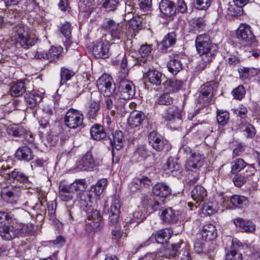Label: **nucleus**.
<instances>
[{
  "label": "nucleus",
  "mask_w": 260,
  "mask_h": 260,
  "mask_svg": "<svg viewBox=\"0 0 260 260\" xmlns=\"http://www.w3.org/2000/svg\"><path fill=\"white\" fill-rule=\"evenodd\" d=\"M189 25L191 30H202L205 25V22L201 17H193L189 20Z\"/></svg>",
  "instance_id": "nucleus-51"
},
{
  "label": "nucleus",
  "mask_w": 260,
  "mask_h": 260,
  "mask_svg": "<svg viewBox=\"0 0 260 260\" xmlns=\"http://www.w3.org/2000/svg\"><path fill=\"white\" fill-rule=\"evenodd\" d=\"M100 110V104L99 102L92 101L89 105L87 116L89 119H95Z\"/></svg>",
  "instance_id": "nucleus-46"
},
{
  "label": "nucleus",
  "mask_w": 260,
  "mask_h": 260,
  "mask_svg": "<svg viewBox=\"0 0 260 260\" xmlns=\"http://www.w3.org/2000/svg\"><path fill=\"white\" fill-rule=\"evenodd\" d=\"M60 99V98L58 95L57 96L56 98V99L54 101V107H52L50 106H45L43 110L44 112V113L46 114L45 116H47L48 117H50L51 116H53V115L55 114V109L60 108L61 109L62 107H59V100Z\"/></svg>",
  "instance_id": "nucleus-54"
},
{
  "label": "nucleus",
  "mask_w": 260,
  "mask_h": 260,
  "mask_svg": "<svg viewBox=\"0 0 260 260\" xmlns=\"http://www.w3.org/2000/svg\"><path fill=\"white\" fill-rule=\"evenodd\" d=\"M44 92L41 90H33L27 92L24 95L26 106L30 109L35 108L42 101L44 98Z\"/></svg>",
  "instance_id": "nucleus-14"
},
{
  "label": "nucleus",
  "mask_w": 260,
  "mask_h": 260,
  "mask_svg": "<svg viewBox=\"0 0 260 260\" xmlns=\"http://www.w3.org/2000/svg\"><path fill=\"white\" fill-rule=\"evenodd\" d=\"M15 157L18 160L28 162L34 158V155L30 148L27 146H22L16 150Z\"/></svg>",
  "instance_id": "nucleus-30"
},
{
  "label": "nucleus",
  "mask_w": 260,
  "mask_h": 260,
  "mask_svg": "<svg viewBox=\"0 0 260 260\" xmlns=\"http://www.w3.org/2000/svg\"><path fill=\"white\" fill-rule=\"evenodd\" d=\"M238 71L240 79L244 81L250 80L252 77L256 76L258 73V70L256 68L246 67H242L239 69Z\"/></svg>",
  "instance_id": "nucleus-38"
},
{
  "label": "nucleus",
  "mask_w": 260,
  "mask_h": 260,
  "mask_svg": "<svg viewBox=\"0 0 260 260\" xmlns=\"http://www.w3.org/2000/svg\"><path fill=\"white\" fill-rule=\"evenodd\" d=\"M148 142L151 147L157 151H161L167 144V141L156 131H153L148 136Z\"/></svg>",
  "instance_id": "nucleus-16"
},
{
  "label": "nucleus",
  "mask_w": 260,
  "mask_h": 260,
  "mask_svg": "<svg viewBox=\"0 0 260 260\" xmlns=\"http://www.w3.org/2000/svg\"><path fill=\"white\" fill-rule=\"evenodd\" d=\"M210 125L206 122L195 123L192 124L189 128V131H192L193 129L200 131L204 135H207L210 132H211Z\"/></svg>",
  "instance_id": "nucleus-52"
},
{
  "label": "nucleus",
  "mask_w": 260,
  "mask_h": 260,
  "mask_svg": "<svg viewBox=\"0 0 260 260\" xmlns=\"http://www.w3.org/2000/svg\"><path fill=\"white\" fill-rule=\"evenodd\" d=\"M183 84V83L181 80L175 78L168 79L166 77L162 86L168 92H176L181 89Z\"/></svg>",
  "instance_id": "nucleus-28"
},
{
  "label": "nucleus",
  "mask_w": 260,
  "mask_h": 260,
  "mask_svg": "<svg viewBox=\"0 0 260 260\" xmlns=\"http://www.w3.org/2000/svg\"><path fill=\"white\" fill-rule=\"evenodd\" d=\"M146 79L152 85L158 86L164 83L166 76L155 69H149L145 74Z\"/></svg>",
  "instance_id": "nucleus-19"
},
{
  "label": "nucleus",
  "mask_w": 260,
  "mask_h": 260,
  "mask_svg": "<svg viewBox=\"0 0 260 260\" xmlns=\"http://www.w3.org/2000/svg\"><path fill=\"white\" fill-rule=\"evenodd\" d=\"M231 173L233 174L238 173L242 171L246 166L247 168L246 173H250L251 175H254L256 172V169L253 164H248L243 159L240 158H235L231 162Z\"/></svg>",
  "instance_id": "nucleus-13"
},
{
  "label": "nucleus",
  "mask_w": 260,
  "mask_h": 260,
  "mask_svg": "<svg viewBox=\"0 0 260 260\" xmlns=\"http://www.w3.org/2000/svg\"><path fill=\"white\" fill-rule=\"evenodd\" d=\"M75 75V73L73 70L66 67L61 68L60 71V85H62L66 84V82L70 80Z\"/></svg>",
  "instance_id": "nucleus-49"
},
{
  "label": "nucleus",
  "mask_w": 260,
  "mask_h": 260,
  "mask_svg": "<svg viewBox=\"0 0 260 260\" xmlns=\"http://www.w3.org/2000/svg\"><path fill=\"white\" fill-rule=\"evenodd\" d=\"M152 185L150 178L145 176L135 178L128 184V189L131 192L148 188Z\"/></svg>",
  "instance_id": "nucleus-11"
},
{
  "label": "nucleus",
  "mask_w": 260,
  "mask_h": 260,
  "mask_svg": "<svg viewBox=\"0 0 260 260\" xmlns=\"http://www.w3.org/2000/svg\"><path fill=\"white\" fill-rule=\"evenodd\" d=\"M233 221L236 226L239 228L242 232L253 233L255 231V224L250 220L238 217L234 219Z\"/></svg>",
  "instance_id": "nucleus-22"
},
{
  "label": "nucleus",
  "mask_w": 260,
  "mask_h": 260,
  "mask_svg": "<svg viewBox=\"0 0 260 260\" xmlns=\"http://www.w3.org/2000/svg\"><path fill=\"white\" fill-rule=\"evenodd\" d=\"M159 10L165 16H174L177 14L175 4L168 0H162L159 4Z\"/></svg>",
  "instance_id": "nucleus-27"
},
{
  "label": "nucleus",
  "mask_w": 260,
  "mask_h": 260,
  "mask_svg": "<svg viewBox=\"0 0 260 260\" xmlns=\"http://www.w3.org/2000/svg\"><path fill=\"white\" fill-rule=\"evenodd\" d=\"M200 236L205 241H208L214 239L217 236L215 226L212 224H207L204 225Z\"/></svg>",
  "instance_id": "nucleus-31"
},
{
  "label": "nucleus",
  "mask_w": 260,
  "mask_h": 260,
  "mask_svg": "<svg viewBox=\"0 0 260 260\" xmlns=\"http://www.w3.org/2000/svg\"><path fill=\"white\" fill-rule=\"evenodd\" d=\"M165 255L168 258H175L178 256L180 260H191L189 247L182 240L172 244L171 247L166 251Z\"/></svg>",
  "instance_id": "nucleus-6"
},
{
  "label": "nucleus",
  "mask_w": 260,
  "mask_h": 260,
  "mask_svg": "<svg viewBox=\"0 0 260 260\" xmlns=\"http://www.w3.org/2000/svg\"><path fill=\"white\" fill-rule=\"evenodd\" d=\"M195 46L197 52L201 57L202 61L198 64V69L204 70L215 58L218 47L212 43L210 36L207 34L198 35L195 40Z\"/></svg>",
  "instance_id": "nucleus-1"
},
{
  "label": "nucleus",
  "mask_w": 260,
  "mask_h": 260,
  "mask_svg": "<svg viewBox=\"0 0 260 260\" xmlns=\"http://www.w3.org/2000/svg\"><path fill=\"white\" fill-rule=\"evenodd\" d=\"M62 48L60 47H52L47 51L48 60L50 61H55L61 56Z\"/></svg>",
  "instance_id": "nucleus-53"
},
{
  "label": "nucleus",
  "mask_w": 260,
  "mask_h": 260,
  "mask_svg": "<svg viewBox=\"0 0 260 260\" xmlns=\"http://www.w3.org/2000/svg\"><path fill=\"white\" fill-rule=\"evenodd\" d=\"M242 254L233 250H230L225 255V260H242Z\"/></svg>",
  "instance_id": "nucleus-63"
},
{
  "label": "nucleus",
  "mask_w": 260,
  "mask_h": 260,
  "mask_svg": "<svg viewBox=\"0 0 260 260\" xmlns=\"http://www.w3.org/2000/svg\"><path fill=\"white\" fill-rule=\"evenodd\" d=\"M135 86L132 81L129 80L119 81L117 91L118 98L125 100H130L135 96Z\"/></svg>",
  "instance_id": "nucleus-7"
},
{
  "label": "nucleus",
  "mask_w": 260,
  "mask_h": 260,
  "mask_svg": "<svg viewBox=\"0 0 260 260\" xmlns=\"http://www.w3.org/2000/svg\"><path fill=\"white\" fill-rule=\"evenodd\" d=\"M11 216L8 213L0 212V236L7 240H11L21 234L22 225L17 223L11 222Z\"/></svg>",
  "instance_id": "nucleus-3"
},
{
  "label": "nucleus",
  "mask_w": 260,
  "mask_h": 260,
  "mask_svg": "<svg viewBox=\"0 0 260 260\" xmlns=\"http://www.w3.org/2000/svg\"><path fill=\"white\" fill-rule=\"evenodd\" d=\"M105 28L109 31L113 40H120L123 38L122 28L119 23H116L113 20H110L105 25Z\"/></svg>",
  "instance_id": "nucleus-25"
},
{
  "label": "nucleus",
  "mask_w": 260,
  "mask_h": 260,
  "mask_svg": "<svg viewBox=\"0 0 260 260\" xmlns=\"http://www.w3.org/2000/svg\"><path fill=\"white\" fill-rule=\"evenodd\" d=\"M176 43V35L174 32H170L165 36L161 42L162 46L167 48L173 46Z\"/></svg>",
  "instance_id": "nucleus-57"
},
{
  "label": "nucleus",
  "mask_w": 260,
  "mask_h": 260,
  "mask_svg": "<svg viewBox=\"0 0 260 260\" xmlns=\"http://www.w3.org/2000/svg\"><path fill=\"white\" fill-rule=\"evenodd\" d=\"M107 180L106 178H103L99 180L92 187L93 192L97 196H100L103 193L105 187L107 185Z\"/></svg>",
  "instance_id": "nucleus-56"
},
{
  "label": "nucleus",
  "mask_w": 260,
  "mask_h": 260,
  "mask_svg": "<svg viewBox=\"0 0 260 260\" xmlns=\"http://www.w3.org/2000/svg\"><path fill=\"white\" fill-rule=\"evenodd\" d=\"M127 122L132 128H134L142 125L144 123H146L147 119L142 112H134L129 115Z\"/></svg>",
  "instance_id": "nucleus-24"
},
{
  "label": "nucleus",
  "mask_w": 260,
  "mask_h": 260,
  "mask_svg": "<svg viewBox=\"0 0 260 260\" xmlns=\"http://www.w3.org/2000/svg\"><path fill=\"white\" fill-rule=\"evenodd\" d=\"M160 218L164 222L167 223H175L178 220L175 211L171 208L164 209L162 211Z\"/></svg>",
  "instance_id": "nucleus-39"
},
{
  "label": "nucleus",
  "mask_w": 260,
  "mask_h": 260,
  "mask_svg": "<svg viewBox=\"0 0 260 260\" xmlns=\"http://www.w3.org/2000/svg\"><path fill=\"white\" fill-rule=\"evenodd\" d=\"M86 184L84 179H76L70 184L60 183L59 185L58 197L65 202L71 201L74 196L75 192L86 189Z\"/></svg>",
  "instance_id": "nucleus-5"
},
{
  "label": "nucleus",
  "mask_w": 260,
  "mask_h": 260,
  "mask_svg": "<svg viewBox=\"0 0 260 260\" xmlns=\"http://www.w3.org/2000/svg\"><path fill=\"white\" fill-rule=\"evenodd\" d=\"M8 174L12 179L20 183L29 182L28 177L20 169H15Z\"/></svg>",
  "instance_id": "nucleus-44"
},
{
  "label": "nucleus",
  "mask_w": 260,
  "mask_h": 260,
  "mask_svg": "<svg viewBox=\"0 0 260 260\" xmlns=\"http://www.w3.org/2000/svg\"><path fill=\"white\" fill-rule=\"evenodd\" d=\"M167 68L171 73L176 75L182 69V63L180 60L172 58L168 62Z\"/></svg>",
  "instance_id": "nucleus-47"
},
{
  "label": "nucleus",
  "mask_w": 260,
  "mask_h": 260,
  "mask_svg": "<svg viewBox=\"0 0 260 260\" xmlns=\"http://www.w3.org/2000/svg\"><path fill=\"white\" fill-rule=\"evenodd\" d=\"M151 51L152 45L146 44L141 46L139 51L141 56L139 62L141 66H144L152 59Z\"/></svg>",
  "instance_id": "nucleus-29"
},
{
  "label": "nucleus",
  "mask_w": 260,
  "mask_h": 260,
  "mask_svg": "<svg viewBox=\"0 0 260 260\" xmlns=\"http://www.w3.org/2000/svg\"><path fill=\"white\" fill-rule=\"evenodd\" d=\"M96 166V160L91 151L85 153L77 162V167L81 171H92Z\"/></svg>",
  "instance_id": "nucleus-12"
},
{
  "label": "nucleus",
  "mask_w": 260,
  "mask_h": 260,
  "mask_svg": "<svg viewBox=\"0 0 260 260\" xmlns=\"http://www.w3.org/2000/svg\"><path fill=\"white\" fill-rule=\"evenodd\" d=\"M83 211L86 213L88 221H92L97 223H104L102 217L99 212L96 209H94L92 206H89L87 210Z\"/></svg>",
  "instance_id": "nucleus-40"
},
{
  "label": "nucleus",
  "mask_w": 260,
  "mask_h": 260,
  "mask_svg": "<svg viewBox=\"0 0 260 260\" xmlns=\"http://www.w3.org/2000/svg\"><path fill=\"white\" fill-rule=\"evenodd\" d=\"M173 103V98L169 92H165L157 96L155 104L159 105L170 106Z\"/></svg>",
  "instance_id": "nucleus-48"
},
{
  "label": "nucleus",
  "mask_w": 260,
  "mask_h": 260,
  "mask_svg": "<svg viewBox=\"0 0 260 260\" xmlns=\"http://www.w3.org/2000/svg\"><path fill=\"white\" fill-rule=\"evenodd\" d=\"M133 217L131 220L127 222L128 223H132L137 222V223L143 221L146 218L145 213L141 210H138L135 211L133 213Z\"/></svg>",
  "instance_id": "nucleus-61"
},
{
  "label": "nucleus",
  "mask_w": 260,
  "mask_h": 260,
  "mask_svg": "<svg viewBox=\"0 0 260 260\" xmlns=\"http://www.w3.org/2000/svg\"><path fill=\"white\" fill-rule=\"evenodd\" d=\"M164 168L167 171V173L170 174L175 177L179 176L182 172V169L177 160L173 157L168 158Z\"/></svg>",
  "instance_id": "nucleus-26"
},
{
  "label": "nucleus",
  "mask_w": 260,
  "mask_h": 260,
  "mask_svg": "<svg viewBox=\"0 0 260 260\" xmlns=\"http://www.w3.org/2000/svg\"><path fill=\"white\" fill-rule=\"evenodd\" d=\"M60 32L64 36V37L68 39L71 36L72 28L71 24L69 22H66L62 24L60 29Z\"/></svg>",
  "instance_id": "nucleus-64"
},
{
  "label": "nucleus",
  "mask_w": 260,
  "mask_h": 260,
  "mask_svg": "<svg viewBox=\"0 0 260 260\" xmlns=\"http://www.w3.org/2000/svg\"><path fill=\"white\" fill-rule=\"evenodd\" d=\"M94 0H79V9L80 12H85L89 15L95 9Z\"/></svg>",
  "instance_id": "nucleus-43"
},
{
  "label": "nucleus",
  "mask_w": 260,
  "mask_h": 260,
  "mask_svg": "<svg viewBox=\"0 0 260 260\" xmlns=\"http://www.w3.org/2000/svg\"><path fill=\"white\" fill-rule=\"evenodd\" d=\"M152 192L156 197L164 198L171 194V189L165 183H158L153 186Z\"/></svg>",
  "instance_id": "nucleus-32"
},
{
  "label": "nucleus",
  "mask_w": 260,
  "mask_h": 260,
  "mask_svg": "<svg viewBox=\"0 0 260 260\" xmlns=\"http://www.w3.org/2000/svg\"><path fill=\"white\" fill-rule=\"evenodd\" d=\"M20 193L19 187L12 186L10 188L4 190L1 196L6 202L15 204L17 203Z\"/></svg>",
  "instance_id": "nucleus-18"
},
{
  "label": "nucleus",
  "mask_w": 260,
  "mask_h": 260,
  "mask_svg": "<svg viewBox=\"0 0 260 260\" xmlns=\"http://www.w3.org/2000/svg\"><path fill=\"white\" fill-rule=\"evenodd\" d=\"M236 38L240 41L249 43L254 38L249 25L242 23L237 30Z\"/></svg>",
  "instance_id": "nucleus-17"
},
{
  "label": "nucleus",
  "mask_w": 260,
  "mask_h": 260,
  "mask_svg": "<svg viewBox=\"0 0 260 260\" xmlns=\"http://www.w3.org/2000/svg\"><path fill=\"white\" fill-rule=\"evenodd\" d=\"M110 144L113 148L120 150L123 146V134L121 131H116L112 134V138H109Z\"/></svg>",
  "instance_id": "nucleus-36"
},
{
  "label": "nucleus",
  "mask_w": 260,
  "mask_h": 260,
  "mask_svg": "<svg viewBox=\"0 0 260 260\" xmlns=\"http://www.w3.org/2000/svg\"><path fill=\"white\" fill-rule=\"evenodd\" d=\"M104 223H94L92 221H88L86 222L85 226V230L88 233L95 232L100 231L103 227Z\"/></svg>",
  "instance_id": "nucleus-59"
},
{
  "label": "nucleus",
  "mask_w": 260,
  "mask_h": 260,
  "mask_svg": "<svg viewBox=\"0 0 260 260\" xmlns=\"http://www.w3.org/2000/svg\"><path fill=\"white\" fill-rule=\"evenodd\" d=\"M249 0H233L235 6L231 7L230 9V11L233 12L230 15L231 16H241L246 15L244 13L243 7L245 6Z\"/></svg>",
  "instance_id": "nucleus-34"
},
{
  "label": "nucleus",
  "mask_w": 260,
  "mask_h": 260,
  "mask_svg": "<svg viewBox=\"0 0 260 260\" xmlns=\"http://www.w3.org/2000/svg\"><path fill=\"white\" fill-rule=\"evenodd\" d=\"M182 109L178 106L173 105L168 107L166 113L163 116V119L167 121L172 122L176 119L180 120L182 116Z\"/></svg>",
  "instance_id": "nucleus-20"
},
{
  "label": "nucleus",
  "mask_w": 260,
  "mask_h": 260,
  "mask_svg": "<svg viewBox=\"0 0 260 260\" xmlns=\"http://www.w3.org/2000/svg\"><path fill=\"white\" fill-rule=\"evenodd\" d=\"M134 155L136 156L140 157L142 159H144L150 155V152L147 150L145 145H141L137 147Z\"/></svg>",
  "instance_id": "nucleus-60"
},
{
  "label": "nucleus",
  "mask_w": 260,
  "mask_h": 260,
  "mask_svg": "<svg viewBox=\"0 0 260 260\" xmlns=\"http://www.w3.org/2000/svg\"><path fill=\"white\" fill-rule=\"evenodd\" d=\"M83 120V114L79 111L71 108L67 112L64 122L67 127L76 129L82 125Z\"/></svg>",
  "instance_id": "nucleus-8"
},
{
  "label": "nucleus",
  "mask_w": 260,
  "mask_h": 260,
  "mask_svg": "<svg viewBox=\"0 0 260 260\" xmlns=\"http://www.w3.org/2000/svg\"><path fill=\"white\" fill-rule=\"evenodd\" d=\"M217 120L219 124L224 126L229 120V113L226 111L218 110L217 111Z\"/></svg>",
  "instance_id": "nucleus-58"
},
{
  "label": "nucleus",
  "mask_w": 260,
  "mask_h": 260,
  "mask_svg": "<svg viewBox=\"0 0 260 260\" xmlns=\"http://www.w3.org/2000/svg\"><path fill=\"white\" fill-rule=\"evenodd\" d=\"M97 86L104 95L112 94L116 89L115 85L111 76L103 74L97 81Z\"/></svg>",
  "instance_id": "nucleus-9"
},
{
  "label": "nucleus",
  "mask_w": 260,
  "mask_h": 260,
  "mask_svg": "<svg viewBox=\"0 0 260 260\" xmlns=\"http://www.w3.org/2000/svg\"><path fill=\"white\" fill-rule=\"evenodd\" d=\"M230 201L234 208L243 209L247 207L249 205L248 199L243 196L233 195L230 198Z\"/></svg>",
  "instance_id": "nucleus-33"
},
{
  "label": "nucleus",
  "mask_w": 260,
  "mask_h": 260,
  "mask_svg": "<svg viewBox=\"0 0 260 260\" xmlns=\"http://www.w3.org/2000/svg\"><path fill=\"white\" fill-rule=\"evenodd\" d=\"M26 87L22 81H18L14 83L10 88V93L13 96H19L25 92Z\"/></svg>",
  "instance_id": "nucleus-45"
},
{
  "label": "nucleus",
  "mask_w": 260,
  "mask_h": 260,
  "mask_svg": "<svg viewBox=\"0 0 260 260\" xmlns=\"http://www.w3.org/2000/svg\"><path fill=\"white\" fill-rule=\"evenodd\" d=\"M214 86L210 83L201 86L198 99V104L206 107L213 101Z\"/></svg>",
  "instance_id": "nucleus-10"
},
{
  "label": "nucleus",
  "mask_w": 260,
  "mask_h": 260,
  "mask_svg": "<svg viewBox=\"0 0 260 260\" xmlns=\"http://www.w3.org/2000/svg\"><path fill=\"white\" fill-rule=\"evenodd\" d=\"M110 44L107 42L98 41L94 44L92 54L96 58H107L111 54Z\"/></svg>",
  "instance_id": "nucleus-15"
},
{
  "label": "nucleus",
  "mask_w": 260,
  "mask_h": 260,
  "mask_svg": "<svg viewBox=\"0 0 260 260\" xmlns=\"http://www.w3.org/2000/svg\"><path fill=\"white\" fill-rule=\"evenodd\" d=\"M233 178V182L235 186L240 187L246 182L247 180H249L250 177L252 176L250 173L242 174L237 173Z\"/></svg>",
  "instance_id": "nucleus-50"
},
{
  "label": "nucleus",
  "mask_w": 260,
  "mask_h": 260,
  "mask_svg": "<svg viewBox=\"0 0 260 260\" xmlns=\"http://www.w3.org/2000/svg\"><path fill=\"white\" fill-rule=\"evenodd\" d=\"M245 88L242 85H240L234 88L232 92L234 98L238 100H241L245 96Z\"/></svg>",
  "instance_id": "nucleus-62"
},
{
  "label": "nucleus",
  "mask_w": 260,
  "mask_h": 260,
  "mask_svg": "<svg viewBox=\"0 0 260 260\" xmlns=\"http://www.w3.org/2000/svg\"><path fill=\"white\" fill-rule=\"evenodd\" d=\"M12 40L17 48L28 49L34 45L37 39L31 33L30 29L23 23L15 25L12 29Z\"/></svg>",
  "instance_id": "nucleus-2"
},
{
  "label": "nucleus",
  "mask_w": 260,
  "mask_h": 260,
  "mask_svg": "<svg viewBox=\"0 0 260 260\" xmlns=\"http://www.w3.org/2000/svg\"><path fill=\"white\" fill-rule=\"evenodd\" d=\"M141 15H151L152 0H139Z\"/></svg>",
  "instance_id": "nucleus-55"
},
{
  "label": "nucleus",
  "mask_w": 260,
  "mask_h": 260,
  "mask_svg": "<svg viewBox=\"0 0 260 260\" xmlns=\"http://www.w3.org/2000/svg\"><path fill=\"white\" fill-rule=\"evenodd\" d=\"M91 137L95 140H101L106 137L104 127L100 124H94L90 128Z\"/></svg>",
  "instance_id": "nucleus-37"
},
{
  "label": "nucleus",
  "mask_w": 260,
  "mask_h": 260,
  "mask_svg": "<svg viewBox=\"0 0 260 260\" xmlns=\"http://www.w3.org/2000/svg\"><path fill=\"white\" fill-rule=\"evenodd\" d=\"M77 192V198L79 200V206L83 210H87L89 206H92L91 199L92 196L91 191L85 189L79 190Z\"/></svg>",
  "instance_id": "nucleus-23"
},
{
  "label": "nucleus",
  "mask_w": 260,
  "mask_h": 260,
  "mask_svg": "<svg viewBox=\"0 0 260 260\" xmlns=\"http://www.w3.org/2000/svg\"><path fill=\"white\" fill-rule=\"evenodd\" d=\"M205 156L199 152L191 153L190 157L186 160L185 164V169L186 171L194 173L189 174L187 184L192 185L195 184L199 180V170L204 165Z\"/></svg>",
  "instance_id": "nucleus-4"
},
{
  "label": "nucleus",
  "mask_w": 260,
  "mask_h": 260,
  "mask_svg": "<svg viewBox=\"0 0 260 260\" xmlns=\"http://www.w3.org/2000/svg\"><path fill=\"white\" fill-rule=\"evenodd\" d=\"M105 96V97L103 104V106L107 110L110 111V115L112 116L113 119H114L116 113L115 110L120 106L118 102L119 98H117L112 94Z\"/></svg>",
  "instance_id": "nucleus-21"
},
{
  "label": "nucleus",
  "mask_w": 260,
  "mask_h": 260,
  "mask_svg": "<svg viewBox=\"0 0 260 260\" xmlns=\"http://www.w3.org/2000/svg\"><path fill=\"white\" fill-rule=\"evenodd\" d=\"M8 134L15 138L23 137L26 133V129L22 125L19 124L10 125L8 127Z\"/></svg>",
  "instance_id": "nucleus-41"
},
{
  "label": "nucleus",
  "mask_w": 260,
  "mask_h": 260,
  "mask_svg": "<svg viewBox=\"0 0 260 260\" xmlns=\"http://www.w3.org/2000/svg\"><path fill=\"white\" fill-rule=\"evenodd\" d=\"M191 196L197 203L202 201L207 196L206 190L202 186L197 185L192 190Z\"/></svg>",
  "instance_id": "nucleus-42"
},
{
  "label": "nucleus",
  "mask_w": 260,
  "mask_h": 260,
  "mask_svg": "<svg viewBox=\"0 0 260 260\" xmlns=\"http://www.w3.org/2000/svg\"><path fill=\"white\" fill-rule=\"evenodd\" d=\"M172 234V230L170 229L166 228L155 234H152V236L154 237L157 243L164 244L168 241Z\"/></svg>",
  "instance_id": "nucleus-35"
}]
</instances>
